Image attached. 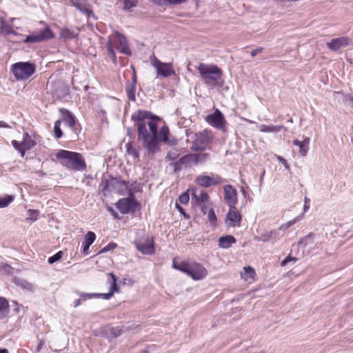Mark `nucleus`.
Wrapping results in <instances>:
<instances>
[{"label":"nucleus","mask_w":353,"mask_h":353,"mask_svg":"<svg viewBox=\"0 0 353 353\" xmlns=\"http://www.w3.org/2000/svg\"><path fill=\"white\" fill-rule=\"evenodd\" d=\"M137 128L139 141L149 155H154L160 150L161 141L168 143L169 141V129L167 126L161 128L158 132V122L161 119L145 110L136 111L131 117Z\"/></svg>","instance_id":"f257e3e1"},{"label":"nucleus","mask_w":353,"mask_h":353,"mask_svg":"<svg viewBox=\"0 0 353 353\" xmlns=\"http://www.w3.org/2000/svg\"><path fill=\"white\" fill-rule=\"evenodd\" d=\"M56 157L60 161L61 164L68 169L77 171H83L86 169L85 161L80 153L61 150L56 154Z\"/></svg>","instance_id":"f03ea898"},{"label":"nucleus","mask_w":353,"mask_h":353,"mask_svg":"<svg viewBox=\"0 0 353 353\" xmlns=\"http://www.w3.org/2000/svg\"><path fill=\"white\" fill-rule=\"evenodd\" d=\"M196 69L201 80L206 85L210 87L220 85L219 82L222 79L223 73L216 65L200 63Z\"/></svg>","instance_id":"7ed1b4c3"},{"label":"nucleus","mask_w":353,"mask_h":353,"mask_svg":"<svg viewBox=\"0 0 353 353\" xmlns=\"http://www.w3.org/2000/svg\"><path fill=\"white\" fill-rule=\"evenodd\" d=\"M172 268L185 273L194 280H201L208 273V270L200 263L188 261L177 263L175 259L172 261Z\"/></svg>","instance_id":"20e7f679"},{"label":"nucleus","mask_w":353,"mask_h":353,"mask_svg":"<svg viewBox=\"0 0 353 353\" xmlns=\"http://www.w3.org/2000/svg\"><path fill=\"white\" fill-rule=\"evenodd\" d=\"M112 38L109 37L107 41V48L112 62L117 63V57L115 54L113 43H115L118 50L125 55L130 56L132 52L128 46L127 38L118 31H114L112 35Z\"/></svg>","instance_id":"39448f33"},{"label":"nucleus","mask_w":353,"mask_h":353,"mask_svg":"<svg viewBox=\"0 0 353 353\" xmlns=\"http://www.w3.org/2000/svg\"><path fill=\"white\" fill-rule=\"evenodd\" d=\"M36 66L30 62H18L12 65V72L17 80H26L34 72Z\"/></svg>","instance_id":"423d86ee"},{"label":"nucleus","mask_w":353,"mask_h":353,"mask_svg":"<svg viewBox=\"0 0 353 353\" xmlns=\"http://www.w3.org/2000/svg\"><path fill=\"white\" fill-rule=\"evenodd\" d=\"M138 202L134 199L133 192L130 190L129 197L120 199L116 203V208L123 214L134 212L138 206Z\"/></svg>","instance_id":"0eeeda50"},{"label":"nucleus","mask_w":353,"mask_h":353,"mask_svg":"<svg viewBox=\"0 0 353 353\" xmlns=\"http://www.w3.org/2000/svg\"><path fill=\"white\" fill-rule=\"evenodd\" d=\"M212 139L211 132L208 130L195 134V139L192 142L191 149L193 151H203Z\"/></svg>","instance_id":"6e6552de"},{"label":"nucleus","mask_w":353,"mask_h":353,"mask_svg":"<svg viewBox=\"0 0 353 353\" xmlns=\"http://www.w3.org/2000/svg\"><path fill=\"white\" fill-rule=\"evenodd\" d=\"M54 37V34L49 26H46L44 29L39 32H33L28 35L24 39V43H39L46 40L51 39Z\"/></svg>","instance_id":"1a4fd4ad"},{"label":"nucleus","mask_w":353,"mask_h":353,"mask_svg":"<svg viewBox=\"0 0 353 353\" xmlns=\"http://www.w3.org/2000/svg\"><path fill=\"white\" fill-rule=\"evenodd\" d=\"M137 249L143 254H152L155 249L152 239L149 235H145L134 242Z\"/></svg>","instance_id":"9d476101"},{"label":"nucleus","mask_w":353,"mask_h":353,"mask_svg":"<svg viewBox=\"0 0 353 353\" xmlns=\"http://www.w3.org/2000/svg\"><path fill=\"white\" fill-rule=\"evenodd\" d=\"M70 3L82 14L86 16L87 17H91L94 19H97L91 8V5L88 3V0H70Z\"/></svg>","instance_id":"9b49d317"},{"label":"nucleus","mask_w":353,"mask_h":353,"mask_svg":"<svg viewBox=\"0 0 353 353\" xmlns=\"http://www.w3.org/2000/svg\"><path fill=\"white\" fill-rule=\"evenodd\" d=\"M224 180L219 175H199L195 179V183L202 187L209 188L222 183Z\"/></svg>","instance_id":"f8f14e48"},{"label":"nucleus","mask_w":353,"mask_h":353,"mask_svg":"<svg viewBox=\"0 0 353 353\" xmlns=\"http://www.w3.org/2000/svg\"><path fill=\"white\" fill-rule=\"evenodd\" d=\"M206 121L212 126L225 130V120L223 113L218 109L206 117Z\"/></svg>","instance_id":"ddd939ff"},{"label":"nucleus","mask_w":353,"mask_h":353,"mask_svg":"<svg viewBox=\"0 0 353 353\" xmlns=\"http://www.w3.org/2000/svg\"><path fill=\"white\" fill-rule=\"evenodd\" d=\"M153 66L156 68L157 74L164 78H167L175 74L171 63L161 62L157 58H155L153 62Z\"/></svg>","instance_id":"4468645a"},{"label":"nucleus","mask_w":353,"mask_h":353,"mask_svg":"<svg viewBox=\"0 0 353 353\" xmlns=\"http://www.w3.org/2000/svg\"><path fill=\"white\" fill-rule=\"evenodd\" d=\"M241 214L235 206L230 207L226 215L225 223L227 227L239 226L241 221Z\"/></svg>","instance_id":"2eb2a0df"},{"label":"nucleus","mask_w":353,"mask_h":353,"mask_svg":"<svg viewBox=\"0 0 353 353\" xmlns=\"http://www.w3.org/2000/svg\"><path fill=\"white\" fill-rule=\"evenodd\" d=\"M59 112L61 117L59 120L65 123L73 132H76V119L73 114L65 108H60Z\"/></svg>","instance_id":"dca6fc26"},{"label":"nucleus","mask_w":353,"mask_h":353,"mask_svg":"<svg viewBox=\"0 0 353 353\" xmlns=\"http://www.w3.org/2000/svg\"><path fill=\"white\" fill-rule=\"evenodd\" d=\"M351 43V39L347 37H341L332 39L330 42L326 43L327 47L332 51H337L341 48H345L349 46Z\"/></svg>","instance_id":"f3484780"},{"label":"nucleus","mask_w":353,"mask_h":353,"mask_svg":"<svg viewBox=\"0 0 353 353\" xmlns=\"http://www.w3.org/2000/svg\"><path fill=\"white\" fill-rule=\"evenodd\" d=\"M112 190L116 191L120 195H125L129 191V182L115 177L112 178Z\"/></svg>","instance_id":"a211bd4d"},{"label":"nucleus","mask_w":353,"mask_h":353,"mask_svg":"<svg viewBox=\"0 0 353 353\" xmlns=\"http://www.w3.org/2000/svg\"><path fill=\"white\" fill-rule=\"evenodd\" d=\"M225 199L229 207L235 206L237 203V192L230 185H226L224 187Z\"/></svg>","instance_id":"6ab92c4d"},{"label":"nucleus","mask_w":353,"mask_h":353,"mask_svg":"<svg viewBox=\"0 0 353 353\" xmlns=\"http://www.w3.org/2000/svg\"><path fill=\"white\" fill-rule=\"evenodd\" d=\"M110 275L112 278L110 292L108 293H96V298H102L103 299L108 300L113 296L114 292L119 291L116 276L113 273H110Z\"/></svg>","instance_id":"aec40b11"},{"label":"nucleus","mask_w":353,"mask_h":353,"mask_svg":"<svg viewBox=\"0 0 353 353\" xmlns=\"http://www.w3.org/2000/svg\"><path fill=\"white\" fill-rule=\"evenodd\" d=\"M310 139L309 137H304L302 141L294 139L293 141V145L298 146L299 148V153L302 157H305L309 150V144H310Z\"/></svg>","instance_id":"412c9836"},{"label":"nucleus","mask_w":353,"mask_h":353,"mask_svg":"<svg viewBox=\"0 0 353 353\" xmlns=\"http://www.w3.org/2000/svg\"><path fill=\"white\" fill-rule=\"evenodd\" d=\"M190 165L188 155L181 157L179 160L170 163V166L172 168L174 172H179L183 168V166Z\"/></svg>","instance_id":"4be33fe9"},{"label":"nucleus","mask_w":353,"mask_h":353,"mask_svg":"<svg viewBox=\"0 0 353 353\" xmlns=\"http://www.w3.org/2000/svg\"><path fill=\"white\" fill-rule=\"evenodd\" d=\"M59 34L60 37L64 39H72L78 36L79 29L65 27L60 30Z\"/></svg>","instance_id":"5701e85b"},{"label":"nucleus","mask_w":353,"mask_h":353,"mask_svg":"<svg viewBox=\"0 0 353 353\" xmlns=\"http://www.w3.org/2000/svg\"><path fill=\"white\" fill-rule=\"evenodd\" d=\"M95 239L96 235L93 232L90 231L86 234L82 247V252L84 255L88 254L90 246L94 242Z\"/></svg>","instance_id":"b1692460"},{"label":"nucleus","mask_w":353,"mask_h":353,"mask_svg":"<svg viewBox=\"0 0 353 353\" xmlns=\"http://www.w3.org/2000/svg\"><path fill=\"white\" fill-rule=\"evenodd\" d=\"M187 155L190 164L203 163L209 159V154L207 153L188 154Z\"/></svg>","instance_id":"393cba45"},{"label":"nucleus","mask_w":353,"mask_h":353,"mask_svg":"<svg viewBox=\"0 0 353 353\" xmlns=\"http://www.w3.org/2000/svg\"><path fill=\"white\" fill-rule=\"evenodd\" d=\"M236 242V239L232 235H226L219 239V246L223 249H228Z\"/></svg>","instance_id":"a878e982"},{"label":"nucleus","mask_w":353,"mask_h":353,"mask_svg":"<svg viewBox=\"0 0 353 353\" xmlns=\"http://www.w3.org/2000/svg\"><path fill=\"white\" fill-rule=\"evenodd\" d=\"M112 176H110L109 179L105 177L102 178L101 182L99 185V189L104 196H108L109 193L112 191Z\"/></svg>","instance_id":"bb28decb"},{"label":"nucleus","mask_w":353,"mask_h":353,"mask_svg":"<svg viewBox=\"0 0 353 353\" xmlns=\"http://www.w3.org/2000/svg\"><path fill=\"white\" fill-rule=\"evenodd\" d=\"M276 234L277 232L272 230L261 234L260 236H256L254 237V239L257 241L268 242L272 238H274L275 241H277L279 239L276 238Z\"/></svg>","instance_id":"cd10ccee"},{"label":"nucleus","mask_w":353,"mask_h":353,"mask_svg":"<svg viewBox=\"0 0 353 353\" xmlns=\"http://www.w3.org/2000/svg\"><path fill=\"white\" fill-rule=\"evenodd\" d=\"M192 198L195 200L198 205L207 203L210 199L208 194L205 191H201L199 194L195 192L192 194Z\"/></svg>","instance_id":"c85d7f7f"},{"label":"nucleus","mask_w":353,"mask_h":353,"mask_svg":"<svg viewBox=\"0 0 353 353\" xmlns=\"http://www.w3.org/2000/svg\"><path fill=\"white\" fill-rule=\"evenodd\" d=\"M125 92L129 100L132 101H134L136 100V84L130 83V81L126 82Z\"/></svg>","instance_id":"c756f323"},{"label":"nucleus","mask_w":353,"mask_h":353,"mask_svg":"<svg viewBox=\"0 0 353 353\" xmlns=\"http://www.w3.org/2000/svg\"><path fill=\"white\" fill-rule=\"evenodd\" d=\"M9 312V305L8 301L0 297V319L5 318Z\"/></svg>","instance_id":"7c9ffc66"},{"label":"nucleus","mask_w":353,"mask_h":353,"mask_svg":"<svg viewBox=\"0 0 353 353\" xmlns=\"http://www.w3.org/2000/svg\"><path fill=\"white\" fill-rule=\"evenodd\" d=\"M283 128H284L283 125H261L259 126V130L262 132H279Z\"/></svg>","instance_id":"2f4dec72"},{"label":"nucleus","mask_w":353,"mask_h":353,"mask_svg":"<svg viewBox=\"0 0 353 353\" xmlns=\"http://www.w3.org/2000/svg\"><path fill=\"white\" fill-rule=\"evenodd\" d=\"M36 145V142L34 139H32L31 136L26 132L23 134V140L22 141V146L25 148V149L30 150Z\"/></svg>","instance_id":"473e14b6"},{"label":"nucleus","mask_w":353,"mask_h":353,"mask_svg":"<svg viewBox=\"0 0 353 353\" xmlns=\"http://www.w3.org/2000/svg\"><path fill=\"white\" fill-rule=\"evenodd\" d=\"M316 236V234L313 232H310L305 236L300 239L298 242V245H301L303 247L307 246L308 244H312L314 243V239Z\"/></svg>","instance_id":"72a5a7b5"},{"label":"nucleus","mask_w":353,"mask_h":353,"mask_svg":"<svg viewBox=\"0 0 353 353\" xmlns=\"http://www.w3.org/2000/svg\"><path fill=\"white\" fill-rule=\"evenodd\" d=\"M256 276V272L254 268L250 266L244 267L243 272L241 273V277L245 280L250 279H253Z\"/></svg>","instance_id":"f704fd0d"},{"label":"nucleus","mask_w":353,"mask_h":353,"mask_svg":"<svg viewBox=\"0 0 353 353\" xmlns=\"http://www.w3.org/2000/svg\"><path fill=\"white\" fill-rule=\"evenodd\" d=\"M61 120H57L54 123V137L57 139H60L63 136V132L61 129Z\"/></svg>","instance_id":"c9c22d12"},{"label":"nucleus","mask_w":353,"mask_h":353,"mask_svg":"<svg viewBox=\"0 0 353 353\" xmlns=\"http://www.w3.org/2000/svg\"><path fill=\"white\" fill-rule=\"evenodd\" d=\"M14 200V196L8 195L3 198H0V208L7 207Z\"/></svg>","instance_id":"e433bc0d"},{"label":"nucleus","mask_w":353,"mask_h":353,"mask_svg":"<svg viewBox=\"0 0 353 353\" xmlns=\"http://www.w3.org/2000/svg\"><path fill=\"white\" fill-rule=\"evenodd\" d=\"M336 94H341L343 97V101L345 103H347L353 108V94H346L343 92H335Z\"/></svg>","instance_id":"4c0bfd02"},{"label":"nucleus","mask_w":353,"mask_h":353,"mask_svg":"<svg viewBox=\"0 0 353 353\" xmlns=\"http://www.w3.org/2000/svg\"><path fill=\"white\" fill-rule=\"evenodd\" d=\"M17 284L21 288L32 291L34 288L32 283H29L26 280H19Z\"/></svg>","instance_id":"58836bf2"},{"label":"nucleus","mask_w":353,"mask_h":353,"mask_svg":"<svg viewBox=\"0 0 353 353\" xmlns=\"http://www.w3.org/2000/svg\"><path fill=\"white\" fill-rule=\"evenodd\" d=\"M208 218L212 225H216L217 219L215 212L212 208H210L208 212Z\"/></svg>","instance_id":"ea45409f"},{"label":"nucleus","mask_w":353,"mask_h":353,"mask_svg":"<svg viewBox=\"0 0 353 353\" xmlns=\"http://www.w3.org/2000/svg\"><path fill=\"white\" fill-rule=\"evenodd\" d=\"M137 0H123V9L130 10L132 8L137 6Z\"/></svg>","instance_id":"a19ab883"},{"label":"nucleus","mask_w":353,"mask_h":353,"mask_svg":"<svg viewBox=\"0 0 353 353\" xmlns=\"http://www.w3.org/2000/svg\"><path fill=\"white\" fill-rule=\"evenodd\" d=\"M62 256H63V252L59 251V252H57L55 254H54L53 256L49 257L48 259V261L50 264H53L54 263L61 260Z\"/></svg>","instance_id":"79ce46f5"},{"label":"nucleus","mask_w":353,"mask_h":353,"mask_svg":"<svg viewBox=\"0 0 353 353\" xmlns=\"http://www.w3.org/2000/svg\"><path fill=\"white\" fill-rule=\"evenodd\" d=\"M126 149H127V152L129 154L133 155L135 157H139V152L137 150V149L134 147L132 146L131 143H128L126 144Z\"/></svg>","instance_id":"37998d69"},{"label":"nucleus","mask_w":353,"mask_h":353,"mask_svg":"<svg viewBox=\"0 0 353 353\" xmlns=\"http://www.w3.org/2000/svg\"><path fill=\"white\" fill-rule=\"evenodd\" d=\"M117 245L115 243L111 242L109 243L106 246H105L100 252L99 253H105L108 251L113 250L114 248H116Z\"/></svg>","instance_id":"c03bdc74"},{"label":"nucleus","mask_w":353,"mask_h":353,"mask_svg":"<svg viewBox=\"0 0 353 353\" xmlns=\"http://www.w3.org/2000/svg\"><path fill=\"white\" fill-rule=\"evenodd\" d=\"M179 200L182 204H187L190 200L189 194L187 192L182 193L179 198Z\"/></svg>","instance_id":"a18cd8bd"},{"label":"nucleus","mask_w":353,"mask_h":353,"mask_svg":"<svg viewBox=\"0 0 353 353\" xmlns=\"http://www.w3.org/2000/svg\"><path fill=\"white\" fill-rule=\"evenodd\" d=\"M122 333V329L119 327L112 328L110 332V334L115 338L121 336Z\"/></svg>","instance_id":"49530a36"},{"label":"nucleus","mask_w":353,"mask_h":353,"mask_svg":"<svg viewBox=\"0 0 353 353\" xmlns=\"http://www.w3.org/2000/svg\"><path fill=\"white\" fill-rule=\"evenodd\" d=\"M297 258L296 257H292L291 256H287L286 258H285L281 263V266L283 267V266H285L290 261H293V262H296L297 261Z\"/></svg>","instance_id":"de8ad7c7"},{"label":"nucleus","mask_w":353,"mask_h":353,"mask_svg":"<svg viewBox=\"0 0 353 353\" xmlns=\"http://www.w3.org/2000/svg\"><path fill=\"white\" fill-rule=\"evenodd\" d=\"M81 299L85 301L87 299H91L96 298V293H81L80 294Z\"/></svg>","instance_id":"09e8293b"},{"label":"nucleus","mask_w":353,"mask_h":353,"mask_svg":"<svg viewBox=\"0 0 353 353\" xmlns=\"http://www.w3.org/2000/svg\"><path fill=\"white\" fill-rule=\"evenodd\" d=\"M188 0H167V4L168 6L180 5L185 3Z\"/></svg>","instance_id":"8fccbe9b"},{"label":"nucleus","mask_w":353,"mask_h":353,"mask_svg":"<svg viewBox=\"0 0 353 353\" xmlns=\"http://www.w3.org/2000/svg\"><path fill=\"white\" fill-rule=\"evenodd\" d=\"M276 159L280 163H281L283 165L285 169L290 170V165L283 157L281 156H276Z\"/></svg>","instance_id":"3c124183"},{"label":"nucleus","mask_w":353,"mask_h":353,"mask_svg":"<svg viewBox=\"0 0 353 353\" xmlns=\"http://www.w3.org/2000/svg\"><path fill=\"white\" fill-rule=\"evenodd\" d=\"M178 157V154L176 152H169L166 156L168 161H174Z\"/></svg>","instance_id":"603ef678"},{"label":"nucleus","mask_w":353,"mask_h":353,"mask_svg":"<svg viewBox=\"0 0 353 353\" xmlns=\"http://www.w3.org/2000/svg\"><path fill=\"white\" fill-rule=\"evenodd\" d=\"M152 2L159 6H168L167 0H152Z\"/></svg>","instance_id":"864d4df0"},{"label":"nucleus","mask_w":353,"mask_h":353,"mask_svg":"<svg viewBox=\"0 0 353 353\" xmlns=\"http://www.w3.org/2000/svg\"><path fill=\"white\" fill-rule=\"evenodd\" d=\"M199 205L201 207V210L203 212V214H208V212L209 210H208L209 204L207 203H205L200 204Z\"/></svg>","instance_id":"5fc2aeb1"},{"label":"nucleus","mask_w":353,"mask_h":353,"mask_svg":"<svg viewBox=\"0 0 353 353\" xmlns=\"http://www.w3.org/2000/svg\"><path fill=\"white\" fill-rule=\"evenodd\" d=\"M12 145L13 148L17 151H19L22 148V142L19 143L16 140H13L12 141Z\"/></svg>","instance_id":"6e6d98bb"},{"label":"nucleus","mask_w":353,"mask_h":353,"mask_svg":"<svg viewBox=\"0 0 353 353\" xmlns=\"http://www.w3.org/2000/svg\"><path fill=\"white\" fill-rule=\"evenodd\" d=\"M263 50V48L262 47H259V48H257L254 50H253L250 54L252 57H254L255 56H256L259 53L261 52Z\"/></svg>","instance_id":"4d7b16f0"},{"label":"nucleus","mask_w":353,"mask_h":353,"mask_svg":"<svg viewBox=\"0 0 353 353\" xmlns=\"http://www.w3.org/2000/svg\"><path fill=\"white\" fill-rule=\"evenodd\" d=\"M131 68L133 70V72H132V81H130V83L137 84V77L136 71H135V69L133 65H132Z\"/></svg>","instance_id":"13d9d810"},{"label":"nucleus","mask_w":353,"mask_h":353,"mask_svg":"<svg viewBox=\"0 0 353 353\" xmlns=\"http://www.w3.org/2000/svg\"><path fill=\"white\" fill-rule=\"evenodd\" d=\"M62 92H63V94L61 96V97H64L65 95L69 94V93H70L69 87H68L66 85H63L62 86Z\"/></svg>","instance_id":"bf43d9fd"},{"label":"nucleus","mask_w":353,"mask_h":353,"mask_svg":"<svg viewBox=\"0 0 353 353\" xmlns=\"http://www.w3.org/2000/svg\"><path fill=\"white\" fill-rule=\"evenodd\" d=\"M45 341L43 339L39 340V344L37 347V352H40L45 345Z\"/></svg>","instance_id":"052dcab7"},{"label":"nucleus","mask_w":353,"mask_h":353,"mask_svg":"<svg viewBox=\"0 0 353 353\" xmlns=\"http://www.w3.org/2000/svg\"><path fill=\"white\" fill-rule=\"evenodd\" d=\"M176 208L179 210V211L182 214H183L186 217H188V216H187L185 213V211H184V209L180 206L179 204L176 203Z\"/></svg>","instance_id":"680f3d73"},{"label":"nucleus","mask_w":353,"mask_h":353,"mask_svg":"<svg viewBox=\"0 0 353 353\" xmlns=\"http://www.w3.org/2000/svg\"><path fill=\"white\" fill-rule=\"evenodd\" d=\"M0 127L4 128H10V125L4 121H0Z\"/></svg>","instance_id":"e2e57ef3"},{"label":"nucleus","mask_w":353,"mask_h":353,"mask_svg":"<svg viewBox=\"0 0 353 353\" xmlns=\"http://www.w3.org/2000/svg\"><path fill=\"white\" fill-rule=\"evenodd\" d=\"M26 150H28L25 149V148L22 146V148L18 152L21 154V157H24Z\"/></svg>","instance_id":"0e129e2a"},{"label":"nucleus","mask_w":353,"mask_h":353,"mask_svg":"<svg viewBox=\"0 0 353 353\" xmlns=\"http://www.w3.org/2000/svg\"><path fill=\"white\" fill-rule=\"evenodd\" d=\"M81 303V299H79L77 300H76L74 301V307H78L79 305H80Z\"/></svg>","instance_id":"69168bd1"},{"label":"nucleus","mask_w":353,"mask_h":353,"mask_svg":"<svg viewBox=\"0 0 353 353\" xmlns=\"http://www.w3.org/2000/svg\"><path fill=\"white\" fill-rule=\"evenodd\" d=\"M296 222V219H293L292 221H290L287 223V227H289V226H291L293 224H294Z\"/></svg>","instance_id":"338daca9"},{"label":"nucleus","mask_w":353,"mask_h":353,"mask_svg":"<svg viewBox=\"0 0 353 353\" xmlns=\"http://www.w3.org/2000/svg\"><path fill=\"white\" fill-rule=\"evenodd\" d=\"M0 353H9L7 349H0Z\"/></svg>","instance_id":"774afa93"}]
</instances>
